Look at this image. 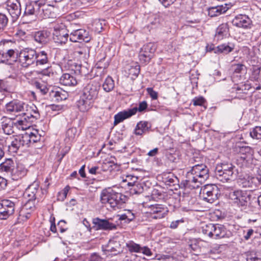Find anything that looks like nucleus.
<instances>
[{
  "label": "nucleus",
  "instance_id": "35",
  "mask_svg": "<svg viewBox=\"0 0 261 261\" xmlns=\"http://www.w3.org/2000/svg\"><path fill=\"white\" fill-rule=\"evenodd\" d=\"M234 48V45L231 43H223L217 46L216 54L227 55L232 51Z\"/></svg>",
  "mask_w": 261,
  "mask_h": 261
},
{
  "label": "nucleus",
  "instance_id": "58",
  "mask_svg": "<svg viewBox=\"0 0 261 261\" xmlns=\"http://www.w3.org/2000/svg\"><path fill=\"white\" fill-rule=\"evenodd\" d=\"M30 135L33 144L40 141L41 138V135H39L37 132L35 133H30Z\"/></svg>",
  "mask_w": 261,
  "mask_h": 261
},
{
  "label": "nucleus",
  "instance_id": "27",
  "mask_svg": "<svg viewBox=\"0 0 261 261\" xmlns=\"http://www.w3.org/2000/svg\"><path fill=\"white\" fill-rule=\"evenodd\" d=\"M133 113L134 111H130L129 109L118 112L114 116V125H116L125 119L131 117L133 116Z\"/></svg>",
  "mask_w": 261,
  "mask_h": 261
},
{
  "label": "nucleus",
  "instance_id": "59",
  "mask_svg": "<svg viewBox=\"0 0 261 261\" xmlns=\"http://www.w3.org/2000/svg\"><path fill=\"white\" fill-rule=\"evenodd\" d=\"M192 101H193V105L195 106H202L204 104V103L205 102V100L202 96H200L199 97H196L193 99Z\"/></svg>",
  "mask_w": 261,
  "mask_h": 261
},
{
  "label": "nucleus",
  "instance_id": "26",
  "mask_svg": "<svg viewBox=\"0 0 261 261\" xmlns=\"http://www.w3.org/2000/svg\"><path fill=\"white\" fill-rule=\"evenodd\" d=\"M93 101L85 98L81 95L80 99L77 101L76 105L79 110L82 112H86L90 110L93 107Z\"/></svg>",
  "mask_w": 261,
  "mask_h": 261
},
{
  "label": "nucleus",
  "instance_id": "19",
  "mask_svg": "<svg viewBox=\"0 0 261 261\" xmlns=\"http://www.w3.org/2000/svg\"><path fill=\"white\" fill-rule=\"evenodd\" d=\"M25 105L26 103L22 101L14 99L6 105L5 109L9 113H22L24 111Z\"/></svg>",
  "mask_w": 261,
  "mask_h": 261
},
{
  "label": "nucleus",
  "instance_id": "4",
  "mask_svg": "<svg viewBox=\"0 0 261 261\" xmlns=\"http://www.w3.org/2000/svg\"><path fill=\"white\" fill-rule=\"evenodd\" d=\"M237 174V169L232 164L218 165L215 171L216 178L223 182L233 180L236 178Z\"/></svg>",
  "mask_w": 261,
  "mask_h": 261
},
{
  "label": "nucleus",
  "instance_id": "3",
  "mask_svg": "<svg viewBox=\"0 0 261 261\" xmlns=\"http://www.w3.org/2000/svg\"><path fill=\"white\" fill-rule=\"evenodd\" d=\"M201 231L203 234L215 239L229 238L231 234L224 225L219 224H204L201 227Z\"/></svg>",
  "mask_w": 261,
  "mask_h": 261
},
{
  "label": "nucleus",
  "instance_id": "51",
  "mask_svg": "<svg viewBox=\"0 0 261 261\" xmlns=\"http://www.w3.org/2000/svg\"><path fill=\"white\" fill-rule=\"evenodd\" d=\"M35 200L29 198L27 202L22 206V207L32 214L35 210Z\"/></svg>",
  "mask_w": 261,
  "mask_h": 261
},
{
  "label": "nucleus",
  "instance_id": "44",
  "mask_svg": "<svg viewBox=\"0 0 261 261\" xmlns=\"http://www.w3.org/2000/svg\"><path fill=\"white\" fill-rule=\"evenodd\" d=\"M155 205L156 206V210H158V214L152 215L151 218L155 219L164 218L168 212L167 207L161 204H155Z\"/></svg>",
  "mask_w": 261,
  "mask_h": 261
},
{
  "label": "nucleus",
  "instance_id": "11",
  "mask_svg": "<svg viewBox=\"0 0 261 261\" xmlns=\"http://www.w3.org/2000/svg\"><path fill=\"white\" fill-rule=\"evenodd\" d=\"M92 228L95 230L110 231L117 228L118 224H115L110 221L109 219H100L98 217L92 219Z\"/></svg>",
  "mask_w": 261,
  "mask_h": 261
},
{
  "label": "nucleus",
  "instance_id": "50",
  "mask_svg": "<svg viewBox=\"0 0 261 261\" xmlns=\"http://www.w3.org/2000/svg\"><path fill=\"white\" fill-rule=\"evenodd\" d=\"M148 105L146 101H143L139 103L138 107H135L133 108L129 109L130 111H134L133 116L135 115L138 111L139 112H144L147 108Z\"/></svg>",
  "mask_w": 261,
  "mask_h": 261
},
{
  "label": "nucleus",
  "instance_id": "54",
  "mask_svg": "<svg viewBox=\"0 0 261 261\" xmlns=\"http://www.w3.org/2000/svg\"><path fill=\"white\" fill-rule=\"evenodd\" d=\"M77 130L75 127H71L67 129L66 133V140L68 141H72L75 137Z\"/></svg>",
  "mask_w": 261,
  "mask_h": 261
},
{
  "label": "nucleus",
  "instance_id": "30",
  "mask_svg": "<svg viewBox=\"0 0 261 261\" xmlns=\"http://www.w3.org/2000/svg\"><path fill=\"white\" fill-rule=\"evenodd\" d=\"M39 1L26 4L24 14L25 15H38Z\"/></svg>",
  "mask_w": 261,
  "mask_h": 261
},
{
  "label": "nucleus",
  "instance_id": "34",
  "mask_svg": "<svg viewBox=\"0 0 261 261\" xmlns=\"http://www.w3.org/2000/svg\"><path fill=\"white\" fill-rule=\"evenodd\" d=\"M60 83L67 86H74L76 85L77 81L73 75L65 73L61 76Z\"/></svg>",
  "mask_w": 261,
  "mask_h": 261
},
{
  "label": "nucleus",
  "instance_id": "64",
  "mask_svg": "<svg viewBox=\"0 0 261 261\" xmlns=\"http://www.w3.org/2000/svg\"><path fill=\"white\" fill-rule=\"evenodd\" d=\"M90 261H103V258L99 254L93 253L90 256Z\"/></svg>",
  "mask_w": 261,
  "mask_h": 261
},
{
  "label": "nucleus",
  "instance_id": "1",
  "mask_svg": "<svg viewBox=\"0 0 261 261\" xmlns=\"http://www.w3.org/2000/svg\"><path fill=\"white\" fill-rule=\"evenodd\" d=\"M209 177V169L203 164H198L193 166L187 172L185 179L180 184V188L193 189L199 188Z\"/></svg>",
  "mask_w": 261,
  "mask_h": 261
},
{
  "label": "nucleus",
  "instance_id": "43",
  "mask_svg": "<svg viewBox=\"0 0 261 261\" xmlns=\"http://www.w3.org/2000/svg\"><path fill=\"white\" fill-rule=\"evenodd\" d=\"M22 147L18 137L15 138L8 146V151L10 153H16L18 149Z\"/></svg>",
  "mask_w": 261,
  "mask_h": 261
},
{
  "label": "nucleus",
  "instance_id": "21",
  "mask_svg": "<svg viewBox=\"0 0 261 261\" xmlns=\"http://www.w3.org/2000/svg\"><path fill=\"white\" fill-rule=\"evenodd\" d=\"M102 251L108 255V253H110L108 255H117L121 252V245L119 242L114 240H110L108 244L102 247Z\"/></svg>",
  "mask_w": 261,
  "mask_h": 261
},
{
  "label": "nucleus",
  "instance_id": "14",
  "mask_svg": "<svg viewBox=\"0 0 261 261\" xmlns=\"http://www.w3.org/2000/svg\"><path fill=\"white\" fill-rule=\"evenodd\" d=\"M56 9L54 6L39 1V8L38 16L43 19L54 18L57 17Z\"/></svg>",
  "mask_w": 261,
  "mask_h": 261
},
{
  "label": "nucleus",
  "instance_id": "28",
  "mask_svg": "<svg viewBox=\"0 0 261 261\" xmlns=\"http://www.w3.org/2000/svg\"><path fill=\"white\" fill-rule=\"evenodd\" d=\"M15 123L10 118L3 117L2 119V127L4 132L7 135H11L14 133Z\"/></svg>",
  "mask_w": 261,
  "mask_h": 261
},
{
  "label": "nucleus",
  "instance_id": "10",
  "mask_svg": "<svg viewBox=\"0 0 261 261\" xmlns=\"http://www.w3.org/2000/svg\"><path fill=\"white\" fill-rule=\"evenodd\" d=\"M16 202L9 199H3L0 201V220H7L12 215L15 209Z\"/></svg>",
  "mask_w": 261,
  "mask_h": 261
},
{
  "label": "nucleus",
  "instance_id": "47",
  "mask_svg": "<svg viewBox=\"0 0 261 261\" xmlns=\"http://www.w3.org/2000/svg\"><path fill=\"white\" fill-rule=\"evenodd\" d=\"M22 146L30 147L32 145L31 138H30V134L26 133L24 135L18 136Z\"/></svg>",
  "mask_w": 261,
  "mask_h": 261
},
{
  "label": "nucleus",
  "instance_id": "2",
  "mask_svg": "<svg viewBox=\"0 0 261 261\" xmlns=\"http://www.w3.org/2000/svg\"><path fill=\"white\" fill-rule=\"evenodd\" d=\"M127 197L114 191L111 189H105L100 194V201L102 204L109 206L113 210L119 208L127 201Z\"/></svg>",
  "mask_w": 261,
  "mask_h": 261
},
{
  "label": "nucleus",
  "instance_id": "63",
  "mask_svg": "<svg viewBox=\"0 0 261 261\" xmlns=\"http://www.w3.org/2000/svg\"><path fill=\"white\" fill-rule=\"evenodd\" d=\"M74 54L77 57L83 56V57H84L86 54V49L85 48H80L79 49L75 50Z\"/></svg>",
  "mask_w": 261,
  "mask_h": 261
},
{
  "label": "nucleus",
  "instance_id": "57",
  "mask_svg": "<svg viewBox=\"0 0 261 261\" xmlns=\"http://www.w3.org/2000/svg\"><path fill=\"white\" fill-rule=\"evenodd\" d=\"M140 73V66L139 65H136L135 66H131L129 69V74L130 75H134L135 77H137Z\"/></svg>",
  "mask_w": 261,
  "mask_h": 261
},
{
  "label": "nucleus",
  "instance_id": "33",
  "mask_svg": "<svg viewBox=\"0 0 261 261\" xmlns=\"http://www.w3.org/2000/svg\"><path fill=\"white\" fill-rule=\"evenodd\" d=\"M252 88L250 84L245 83L238 86L236 88L234 87L233 89H236L239 98L245 99L247 98L246 95L248 91Z\"/></svg>",
  "mask_w": 261,
  "mask_h": 261
},
{
  "label": "nucleus",
  "instance_id": "41",
  "mask_svg": "<svg viewBox=\"0 0 261 261\" xmlns=\"http://www.w3.org/2000/svg\"><path fill=\"white\" fill-rule=\"evenodd\" d=\"M128 186H131L130 188V193L132 195L134 194H140L142 193L144 191V184L140 182H136L132 184V182H128L127 183Z\"/></svg>",
  "mask_w": 261,
  "mask_h": 261
},
{
  "label": "nucleus",
  "instance_id": "38",
  "mask_svg": "<svg viewBox=\"0 0 261 261\" xmlns=\"http://www.w3.org/2000/svg\"><path fill=\"white\" fill-rule=\"evenodd\" d=\"M28 170L22 164H18L15 170H14L13 176V179L17 180L18 178L24 177L27 173Z\"/></svg>",
  "mask_w": 261,
  "mask_h": 261
},
{
  "label": "nucleus",
  "instance_id": "23",
  "mask_svg": "<svg viewBox=\"0 0 261 261\" xmlns=\"http://www.w3.org/2000/svg\"><path fill=\"white\" fill-rule=\"evenodd\" d=\"M50 33L47 30H42L34 33L33 37L34 40L41 45H45L50 40Z\"/></svg>",
  "mask_w": 261,
  "mask_h": 261
},
{
  "label": "nucleus",
  "instance_id": "52",
  "mask_svg": "<svg viewBox=\"0 0 261 261\" xmlns=\"http://www.w3.org/2000/svg\"><path fill=\"white\" fill-rule=\"evenodd\" d=\"M9 19L6 15L0 13V32L4 31L7 28Z\"/></svg>",
  "mask_w": 261,
  "mask_h": 261
},
{
  "label": "nucleus",
  "instance_id": "16",
  "mask_svg": "<svg viewBox=\"0 0 261 261\" xmlns=\"http://www.w3.org/2000/svg\"><path fill=\"white\" fill-rule=\"evenodd\" d=\"M91 37L89 32L84 29H77L70 32L69 34V40L73 42H88Z\"/></svg>",
  "mask_w": 261,
  "mask_h": 261
},
{
  "label": "nucleus",
  "instance_id": "12",
  "mask_svg": "<svg viewBox=\"0 0 261 261\" xmlns=\"http://www.w3.org/2000/svg\"><path fill=\"white\" fill-rule=\"evenodd\" d=\"M100 85L96 82H91L83 89L82 95L85 98L91 100L93 101L97 98Z\"/></svg>",
  "mask_w": 261,
  "mask_h": 261
},
{
  "label": "nucleus",
  "instance_id": "9",
  "mask_svg": "<svg viewBox=\"0 0 261 261\" xmlns=\"http://www.w3.org/2000/svg\"><path fill=\"white\" fill-rule=\"evenodd\" d=\"M69 32L63 24H56L53 33L54 42L60 44H65L69 37Z\"/></svg>",
  "mask_w": 261,
  "mask_h": 261
},
{
  "label": "nucleus",
  "instance_id": "13",
  "mask_svg": "<svg viewBox=\"0 0 261 261\" xmlns=\"http://www.w3.org/2000/svg\"><path fill=\"white\" fill-rule=\"evenodd\" d=\"M6 8L11 17L13 22L19 18L21 13V5L19 0H8L6 2Z\"/></svg>",
  "mask_w": 261,
  "mask_h": 261
},
{
  "label": "nucleus",
  "instance_id": "45",
  "mask_svg": "<svg viewBox=\"0 0 261 261\" xmlns=\"http://www.w3.org/2000/svg\"><path fill=\"white\" fill-rule=\"evenodd\" d=\"M126 247L130 252L140 253L141 246L133 241H130L126 243Z\"/></svg>",
  "mask_w": 261,
  "mask_h": 261
},
{
  "label": "nucleus",
  "instance_id": "29",
  "mask_svg": "<svg viewBox=\"0 0 261 261\" xmlns=\"http://www.w3.org/2000/svg\"><path fill=\"white\" fill-rule=\"evenodd\" d=\"M229 35V27L227 23H222L217 28L215 38L218 40H221L227 37Z\"/></svg>",
  "mask_w": 261,
  "mask_h": 261
},
{
  "label": "nucleus",
  "instance_id": "8",
  "mask_svg": "<svg viewBox=\"0 0 261 261\" xmlns=\"http://www.w3.org/2000/svg\"><path fill=\"white\" fill-rule=\"evenodd\" d=\"M156 49V45L152 42L144 44L140 49L139 58L141 62L144 64L148 63L153 57Z\"/></svg>",
  "mask_w": 261,
  "mask_h": 261
},
{
  "label": "nucleus",
  "instance_id": "46",
  "mask_svg": "<svg viewBox=\"0 0 261 261\" xmlns=\"http://www.w3.org/2000/svg\"><path fill=\"white\" fill-rule=\"evenodd\" d=\"M102 87L107 92H109L114 89V82L111 77L108 76L102 85Z\"/></svg>",
  "mask_w": 261,
  "mask_h": 261
},
{
  "label": "nucleus",
  "instance_id": "17",
  "mask_svg": "<svg viewBox=\"0 0 261 261\" xmlns=\"http://www.w3.org/2000/svg\"><path fill=\"white\" fill-rule=\"evenodd\" d=\"M23 116L27 117L29 121L34 122L36 120L40 118V114L37 108L34 104L29 105L26 104L24 111L22 113Z\"/></svg>",
  "mask_w": 261,
  "mask_h": 261
},
{
  "label": "nucleus",
  "instance_id": "62",
  "mask_svg": "<svg viewBox=\"0 0 261 261\" xmlns=\"http://www.w3.org/2000/svg\"><path fill=\"white\" fill-rule=\"evenodd\" d=\"M140 253H142L143 254L148 256H150L152 255V252L151 249L149 248L147 246H141Z\"/></svg>",
  "mask_w": 261,
  "mask_h": 261
},
{
  "label": "nucleus",
  "instance_id": "56",
  "mask_svg": "<svg viewBox=\"0 0 261 261\" xmlns=\"http://www.w3.org/2000/svg\"><path fill=\"white\" fill-rule=\"evenodd\" d=\"M185 222V219L184 218H182L180 219L172 221L169 227L172 229H176L180 226V224L184 223Z\"/></svg>",
  "mask_w": 261,
  "mask_h": 261
},
{
  "label": "nucleus",
  "instance_id": "31",
  "mask_svg": "<svg viewBox=\"0 0 261 261\" xmlns=\"http://www.w3.org/2000/svg\"><path fill=\"white\" fill-rule=\"evenodd\" d=\"M242 185L244 188H251V190H255L258 187V179L255 176H248L242 180Z\"/></svg>",
  "mask_w": 261,
  "mask_h": 261
},
{
  "label": "nucleus",
  "instance_id": "39",
  "mask_svg": "<svg viewBox=\"0 0 261 261\" xmlns=\"http://www.w3.org/2000/svg\"><path fill=\"white\" fill-rule=\"evenodd\" d=\"M19 51L17 49H10L6 52L5 58H8L9 64L18 61Z\"/></svg>",
  "mask_w": 261,
  "mask_h": 261
},
{
  "label": "nucleus",
  "instance_id": "32",
  "mask_svg": "<svg viewBox=\"0 0 261 261\" xmlns=\"http://www.w3.org/2000/svg\"><path fill=\"white\" fill-rule=\"evenodd\" d=\"M228 9L226 4L224 6L222 5L212 7L208 9V15L211 17H216L226 12Z\"/></svg>",
  "mask_w": 261,
  "mask_h": 261
},
{
  "label": "nucleus",
  "instance_id": "25",
  "mask_svg": "<svg viewBox=\"0 0 261 261\" xmlns=\"http://www.w3.org/2000/svg\"><path fill=\"white\" fill-rule=\"evenodd\" d=\"M151 128V124L146 121H140L136 125L134 133L137 136H142L149 132Z\"/></svg>",
  "mask_w": 261,
  "mask_h": 261
},
{
  "label": "nucleus",
  "instance_id": "49",
  "mask_svg": "<svg viewBox=\"0 0 261 261\" xmlns=\"http://www.w3.org/2000/svg\"><path fill=\"white\" fill-rule=\"evenodd\" d=\"M164 182L166 185L172 186L175 185L179 181L176 176H174L173 174H171L164 178Z\"/></svg>",
  "mask_w": 261,
  "mask_h": 261
},
{
  "label": "nucleus",
  "instance_id": "42",
  "mask_svg": "<svg viewBox=\"0 0 261 261\" xmlns=\"http://www.w3.org/2000/svg\"><path fill=\"white\" fill-rule=\"evenodd\" d=\"M31 214L29 212L21 207L18 214L16 223H21L25 222L31 217Z\"/></svg>",
  "mask_w": 261,
  "mask_h": 261
},
{
  "label": "nucleus",
  "instance_id": "36",
  "mask_svg": "<svg viewBox=\"0 0 261 261\" xmlns=\"http://www.w3.org/2000/svg\"><path fill=\"white\" fill-rule=\"evenodd\" d=\"M36 61L35 64L36 66L44 65L48 63V58L47 53L44 51H41L38 53L36 51Z\"/></svg>",
  "mask_w": 261,
  "mask_h": 261
},
{
  "label": "nucleus",
  "instance_id": "48",
  "mask_svg": "<svg viewBox=\"0 0 261 261\" xmlns=\"http://www.w3.org/2000/svg\"><path fill=\"white\" fill-rule=\"evenodd\" d=\"M34 85L42 95H45L49 92V89L45 83L36 81L34 82Z\"/></svg>",
  "mask_w": 261,
  "mask_h": 261
},
{
  "label": "nucleus",
  "instance_id": "24",
  "mask_svg": "<svg viewBox=\"0 0 261 261\" xmlns=\"http://www.w3.org/2000/svg\"><path fill=\"white\" fill-rule=\"evenodd\" d=\"M15 169V163L12 159H6L0 164V172L13 175Z\"/></svg>",
  "mask_w": 261,
  "mask_h": 261
},
{
  "label": "nucleus",
  "instance_id": "15",
  "mask_svg": "<svg viewBox=\"0 0 261 261\" xmlns=\"http://www.w3.org/2000/svg\"><path fill=\"white\" fill-rule=\"evenodd\" d=\"M25 194L29 198L39 201L42 197L43 192L40 188L38 182L35 181L26 189Z\"/></svg>",
  "mask_w": 261,
  "mask_h": 261
},
{
  "label": "nucleus",
  "instance_id": "37",
  "mask_svg": "<svg viewBox=\"0 0 261 261\" xmlns=\"http://www.w3.org/2000/svg\"><path fill=\"white\" fill-rule=\"evenodd\" d=\"M243 159V166L249 169L250 170H255L256 167L254 162L256 161L252 158L251 154L245 155L244 156H242Z\"/></svg>",
  "mask_w": 261,
  "mask_h": 261
},
{
  "label": "nucleus",
  "instance_id": "60",
  "mask_svg": "<svg viewBox=\"0 0 261 261\" xmlns=\"http://www.w3.org/2000/svg\"><path fill=\"white\" fill-rule=\"evenodd\" d=\"M146 91L152 99L155 100L158 98V94L156 91L153 90V88H147Z\"/></svg>",
  "mask_w": 261,
  "mask_h": 261
},
{
  "label": "nucleus",
  "instance_id": "5",
  "mask_svg": "<svg viewBox=\"0 0 261 261\" xmlns=\"http://www.w3.org/2000/svg\"><path fill=\"white\" fill-rule=\"evenodd\" d=\"M36 50L31 48H24L19 51L18 62L24 68L35 64Z\"/></svg>",
  "mask_w": 261,
  "mask_h": 261
},
{
  "label": "nucleus",
  "instance_id": "6",
  "mask_svg": "<svg viewBox=\"0 0 261 261\" xmlns=\"http://www.w3.org/2000/svg\"><path fill=\"white\" fill-rule=\"evenodd\" d=\"M203 200L212 203L216 201L220 195V192L216 185H206L201 189Z\"/></svg>",
  "mask_w": 261,
  "mask_h": 261
},
{
  "label": "nucleus",
  "instance_id": "40",
  "mask_svg": "<svg viewBox=\"0 0 261 261\" xmlns=\"http://www.w3.org/2000/svg\"><path fill=\"white\" fill-rule=\"evenodd\" d=\"M15 123V126L19 129L25 130L28 128L30 127L31 123H33L31 121H29L27 119V117L22 115L20 119L17 120Z\"/></svg>",
  "mask_w": 261,
  "mask_h": 261
},
{
  "label": "nucleus",
  "instance_id": "55",
  "mask_svg": "<svg viewBox=\"0 0 261 261\" xmlns=\"http://www.w3.org/2000/svg\"><path fill=\"white\" fill-rule=\"evenodd\" d=\"M234 73H241L246 72L247 69L246 66L243 64H237L232 66Z\"/></svg>",
  "mask_w": 261,
  "mask_h": 261
},
{
  "label": "nucleus",
  "instance_id": "20",
  "mask_svg": "<svg viewBox=\"0 0 261 261\" xmlns=\"http://www.w3.org/2000/svg\"><path fill=\"white\" fill-rule=\"evenodd\" d=\"M260 69L261 67L259 65H253L251 69V73L249 76V80L250 81L255 83V86H253L254 90H258L261 89Z\"/></svg>",
  "mask_w": 261,
  "mask_h": 261
},
{
  "label": "nucleus",
  "instance_id": "61",
  "mask_svg": "<svg viewBox=\"0 0 261 261\" xmlns=\"http://www.w3.org/2000/svg\"><path fill=\"white\" fill-rule=\"evenodd\" d=\"M66 223L64 220H60L57 224L58 227L61 233L65 232L67 230L66 226Z\"/></svg>",
  "mask_w": 261,
  "mask_h": 261
},
{
  "label": "nucleus",
  "instance_id": "22",
  "mask_svg": "<svg viewBox=\"0 0 261 261\" xmlns=\"http://www.w3.org/2000/svg\"><path fill=\"white\" fill-rule=\"evenodd\" d=\"M49 92V98L54 102H59L65 100L68 96V93L61 88H55Z\"/></svg>",
  "mask_w": 261,
  "mask_h": 261
},
{
  "label": "nucleus",
  "instance_id": "7",
  "mask_svg": "<svg viewBox=\"0 0 261 261\" xmlns=\"http://www.w3.org/2000/svg\"><path fill=\"white\" fill-rule=\"evenodd\" d=\"M229 198L232 201L239 207L246 206L251 195L246 191L237 190L229 192Z\"/></svg>",
  "mask_w": 261,
  "mask_h": 261
},
{
  "label": "nucleus",
  "instance_id": "18",
  "mask_svg": "<svg viewBox=\"0 0 261 261\" xmlns=\"http://www.w3.org/2000/svg\"><path fill=\"white\" fill-rule=\"evenodd\" d=\"M233 25L244 29H250L252 26L251 19L246 15H238L232 20Z\"/></svg>",
  "mask_w": 261,
  "mask_h": 261
},
{
  "label": "nucleus",
  "instance_id": "53",
  "mask_svg": "<svg viewBox=\"0 0 261 261\" xmlns=\"http://www.w3.org/2000/svg\"><path fill=\"white\" fill-rule=\"evenodd\" d=\"M250 135L253 139H261V126H257L252 128L250 132Z\"/></svg>",
  "mask_w": 261,
  "mask_h": 261
}]
</instances>
